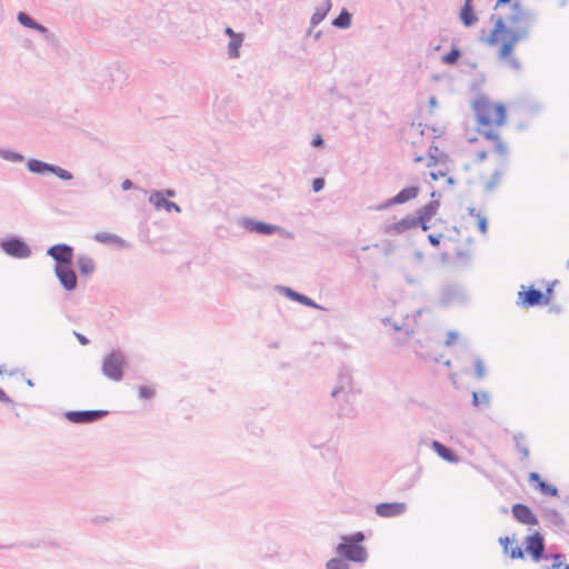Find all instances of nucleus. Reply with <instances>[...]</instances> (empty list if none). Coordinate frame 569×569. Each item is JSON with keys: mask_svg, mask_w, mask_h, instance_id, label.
<instances>
[{"mask_svg": "<svg viewBox=\"0 0 569 569\" xmlns=\"http://www.w3.org/2000/svg\"><path fill=\"white\" fill-rule=\"evenodd\" d=\"M490 21L493 22V28L487 43L495 46L500 42L498 58L506 61L513 70H520L521 63L512 56V51L518 42L529 38L530 29L537 21L536 13L523 8L520 0H515L510 14L492 13Z\"/></svg>", "mask_w": 569, "mask_h": 569, "instance_id": "f257e3e1", "label": "nucleus"}, {"mask_svg": "<svg viewBox=\"0 0 569 569\" xmlns=\"http://www.w3.org/2000/svg\"><path fill=\"white\" fill-rule=\"evenodd\" d=\"M477 122L479 126L489 127L492 122L502 126L507 111L502 103L492 104L486 97H479L473 103Z\"/></svg>", "mask_w": 569, "mask_h": 569, "instance_id": "f03ea898", "label": "nucleus"}, {"mask_svg": "<svg viewBox=\"0 0 569 569\" xmlns=\"http://www.w3.org/2000/svg\"><path fill=\"white\" fill-rule=\"evenodd\" d=\"M365 540V535L362 531L353 532L349 536L342 537V542H340L336 552L347 561L363 563L368 559V551L361 545Z\"/></svg>", "mask_w": 569, "mask_h": 569, "instance_id": "7ed1b4c3", "label": "nucleus"}, {"mask_svg": "<svg viewBox=\"0 0 569 569\" xmlns=\"http://www.w3.org/2000/svg\"><path fill=\"white\" fill-rule=\"evenodd\" d=\"M124 363L126 358L123 352L120 350H112L102 358L101 372L111 381H121L123 378Z\"/></svg>", "mask_w": 569, "mask_h": 569, "instance_id": "20e7f679", "label": "nucleus"}, {"mask_svg": "<svg viewBox=\"0 0 569 569\" xmlns=\"http://www.w3.org/2000/svg\"><path fill=\"white\" fill-rule=\"evenodd\" d=\"M38 46H41L43 54L50 60L62 57V48L57 36L44 26L38 23Z\"/></svg>", "mask_w": 569, "mask_h": 569, "instance_id": "39448f33", "label": "nucleus"}, {"mask_svg": "<svg viewBox=\"0 0 569 569\" xmlns=\"http://www.w3.org/2000/svg\"><path fill=\"white\" fill-rule=\"evenodd\" d=\"M0 249L14 259H26L32 254L31 247L19 236L0 238Z\"/></svg>", "mask_w": 569, "mask_h": 569, "instance_id": "423d86ee", "label": "nucleus"}, {"mask_svg": "<svg viewBox=\"0 0 569 569\" xmlns=\"http://www.w3.org/2000/svg\"><path fill=\"white\" fill-rule=\"evenodd\" d=\"M546 295L542 291L535 288V286H521L518 292L517 305L521 308H532L546 305Z\"/></svg>", "mask_w": 569, "mask_h": 569, "instance_id": "0eeeda50", "label": "nucleus"}, {"mask_svg": "<svg viewBox=\"0 0 569 569\" xmlns=\"http://www.w3.org/2000/svg\"><path fill=\"white\" fill-rule=\"evenodd\" d=\"M238 224L250 232H257L259 234L270 236L276 232H284L288 238H293L291 232L284 231L281 227L267 223L263 221H257L251 218H241L238 220Z\"/></svg>", "mask_w": 569, "mask_h": 569, "instance_id": "6e6552de", "label": "nucleus"}, {"mask_svg": "<svg viewBox=\"0 0 569 569\" xmlns=\"http://www.w3.org/2000/svg\"><path fill=\"white\" fill-rule=\"evenodd\" d=\"M525 551L535 562L546 557L545 537L539 531H533L525 538Z\"/></svg>", "mask_w": 569, "mask_h": 569, "instance_id": "1a4fd4ad", "label": "nucleus"}, {"mask_svg": "<svg viewBox=\"0 0 569 569\" xmlns=\"http://www.w3.org/2000/svg\"><path fill=\"white\" fill-rule=\"evenodd\" d=\"M107 415V410H69L63 413L68 421L78 425L98 421Z\"/></svg>", "mask_w": 569, "mask_h": 569, "instance_id": "9d476101", "label": "nucleus"}, {"mask_svg": "<svg viewBox=\"0 0 569 569\" xmlns=\"http://www.w3.org/2000/svg\"><path fill=\"white\" fill-rule=\"evenodd\" d=\"M47 254L54 261V268L73 263V248L67 243H57L51 246Z\"/></svg>", "mask_w": 569, "mask_h": 569, "instance_id": "9b49d317", "label": "nucleus"}, {"mask_svg": "<svg viewBox=\"0 0 569 569\" xmlns=\"http://www.w3.org/2000/svg\"><path fill=\"white\" fill-rule=\"evenodd\" d=\"M419 194L418 186H410L401 189L395 197L388 199L387 201L378 204L376 210H385L392 206L402 204L407 201H410L417 198Z\"/></svg>", "mask_w": 569, "mask_h": 569, "instance_id": "f8f14e48", "label": "nucleus"}, {"mask_svg": "<svg viewBox=\"0 0 569 569\" xmlns=\"http://www.w3.org/2000/svg\"><path fill=\"white\" fill-rule=\"evenodd\" d=\"M53 270L60 286L66 291L71 292L77 289L78 278L76 271L72 269V264L61 266Z\"/></svg>", "mask_w": 569, "mask_h": 569, "instance_id": "ddd939ff", "label": "nucleus"}, {"mask_svg": "<svg viewBox=\"0 0 569 569\" xmlns=\"http://www.w3.org/2000/svg\"><path fill=\"white\" fill-rule=\"evenodd\" d=\"M513 518L521 525L536 526L539 523L537 516L525 503L517 502L511 507Z\"/></svg>", "mask_w": 569, "mask_h": 569, "instance_id": "4468645a", "label": "nucleus"}, {"mask_svg": "<svg viewBox=\"0 0 569 569\" xmlns=\"http://www.w3.org/2000/svg\"><path fill=\"white\" fill-rule=\"evenodd\" d=\"M407 511L405 502H381L376 506V513L381 518L402 516Z\"/></svg>", "mask_w": 569, "mask_h": 569, "instance_id": "2eb2a0df", "label": "nucleus"}, {"mask_svg": "<svg viewBox=\"0 0 569 569\" xmlns=\"http://www.w3.org/2000/svg\"><path fill=\"white\" fill-rule=\"evenodd\" d=\"M351 390H352L351 372L348 368L342 367L339 370L338 383L335 387V389L332 390L331 396L333 398L338 397L339 395L348 396V395H351Z\"/></svg>", "mask_w": 569, "mask_h": 569, "instance_id": "dca6fc26", "label": "nucleus"}, {"mask_svg": "<svg viewBox=\"0 0 569 569\" xmlns=\"http://www.w3.org/2000/svg\"><path fill=\"white\" fill-rule=\"evenodd\" d=\"M415 227H417V219L409 214L397 222L385 226L383 232L387 234H401Z\"/></svg>", "mask_w": 569, "mask_h": 569, "instance_id": "f3484780", "label": "nucleus"}, {"mask_svg": "<svg viewBox=\"0 0 569 569\" xmlns=\"http://www.w3.org/2000/svg\"><path fill=\"white\" fill-rule=\"evenodd\" d=\"M47 173H52L57 176L59 179L68 181L73 178L72 173L57 164L48 163L41 160H38V174L43 176Z\"/></svg>", "mask_w": 569, "mask_h": 569, "instance_id": "a211bd4d", "label": "nucleus"}, {"mask_svg": "<svg viewBox=\"0 0 569 569\" xmlns=\"http://www.w3.org/2000/svg\"><path fill=\"white\" fill-rule=\"evenodd\" d=\"M149 202L158 210L164 209L167 212H181L180 206L173 201L167 200L162 191H153L149 197Z\"/></svg>", "mask_w": 569, "mask_h": 569, "instance_id": "6ab92c4d", "label": "nucleus"}, {"mask_svg": "<svg viewBox=\"0 0 569 569\" xmlns=\"http://www.w3.org/2000/svg\"><path fill=\"white\" fill-rule=\"evenodd\" d=\"M542 518L550 526L556 527L560 530H566L567 520L557 509L545 507L541 509Z\"/></svg>", "mask_w": 569, "mask_h": 569, "instance_id": "aec40b11", "label": "nucleus"}, {"mask_svg": "<svg viewBox=\"0 0 569 569\" xmlns=\"http://www.w3.org/2000/svg\"><path fill=\"white\" fill-rule=\"evenodd\" d=\"M278 291L284 295L288 299L299 302L306 307H310L313 309H320L321 307L317 305L311 298L302 295L300 292L295 291L293 289L284 286H279Z\"/></svg>", "mask_w": 569, "mask_h": 569, "instance_id": "412c9836", "label": "nucleus"}, {"mask_svg": "<svg viewBox=\"0 0 569 569\" xmlns=\"http://www.w3.org/2000/svg\"><path fill=\"white\" fill-rule=\"evenodd\" d=\"M431 448L441 459L447 462L457 463L460 461V457L451 448L438 440H433L431 442Z\"/></svg>", "mask_w": 569, "mask_h": 569, "instance_id": "4be33fe9", "label": "nucleus"}, {"mask_svg": "<svg viewBox=\"0 0 569 569\" xmlns=\"http://www.w3.org/2000/svg\"><path fill=\"white\" fill-rule=\"evenodd\" d=\"M440 208L439 199L430 200L427 204L417 210V222L430 221L431 218L438 212Z\"/></svg>", "mask_w": 569, "mask_h": 569, "instance_id": "5701e85b", "label": "nucleus"}, {"mask_svg": "<svg viewBox=\"0 0 569 569\" xmlns=\"http://www.w3.org/2000/svg\"><path fill=\"white\" fill-rule=\"evenodd\" d=\"M76 262L81 276L88 277L96 270V263L93 259L88 254H78Z\"/></svg>", "mask_w": 569, "mask_h": 569, "instance_id": "b1692460", "label": "nucleus"}, {"mask_svg": "<svg viewBox=\"0 0 569 569\" xmlns=\"http://www.w3.org/2000/svg\"><path fill=\"white\" fill-rule=\"evenodd\" d=\"M460 20L467 28L472 27L477 21L478 17L475 13L473 6L470 2H465L460 10Z\"/></svg>", "mask_w": 569, "mask_h": 569, "instance_id": "393cba45", "label": "nucleus"}, {"mask_svg": "<svg viewBox=\"0 0 569 569\" xmlns=\"http://www.w3.org/2000/svg\"><path fill=\"white\" fill-rule=\"evenodd\" d=\"M331 9V0H323L320 7L316 8L315 12L310 18L311 27H316L321 23L327 17L328 12Z\"/></svg>", "mask_w": 569, "mask_h": 569, "instance_id": "a878e982", "label": "nucleus"}, {"mask_svg": "<svg viewBox=\"0 0 569 569\" xmlns=\"http://www.w3.org/2000/svg\"><path fill=\"white\" fill-rule=\"evenodd\" d=\"M516 450L520 453V460L526 461L529 458V447L526 441V435L521 431L517 432L512 437Z\"/></svg>", "mask_w": 569, "mask_h": 569, "instance_id": "bb28decb", "label": "nucleus"}, {"mask_svg": "<svg viewBox=\"0 0 569 569\" xmlns=\"http://www.w3.org/2000/svg\"><path fill=\"white\" fill-rule=\"evenodd\" d=\"M461 290L455 286H447L441 292L440 302L442 306H449L461 296Z\"/></svg>", "mask_w": 569, "mask_h": 569, "instance_id": "cd10ccee", "label": "nucleus"}, {"mask_svg": "<svg viewBox=\"0 0 569 569\" xmlns=\"http://www.w3.org/2000/svg\"><path fill=\"white\" fill-rule=\"evenodd\" d=\"M346 400L345 403L339 406V409L337 411L338 417L340 418H355L357 416L356 407L353 406L352 401L350 400L351 395L345 396Z\"/></svg>", "mask_w": 569, "mask_h": 569, "instance_id": "c85d7f7f", "label": "nucleus"}, {"mask_svg": "<svg viewBox=\"0 0 569 569\" xmlns=\"http://www.w3.org/2000/svg\"><path fill=\"white\" fill-rule=\"evenodd\" d=\"M352 16L347 9H342L338 17L332 20V26L339 29H347L351 26Z\"/></svg>", "mask_w": 569, "mask_h": 569, "instance_id": "c756f323", "label": "nucleus"}, {"mask_svg": "<svg viewBox=\"0 0 569 569\" xmlns=\"http://www.w3.org/2000/svg\"><path fill=\"white\" fill-rule=\"evenodd\" d=\"M243 42V36H237V37H233V39H231L229 41V44H228V57L230 59H236L239 57V49L241 47Z\"/></svg>", "mask_w": 569, "mask_h": 569, "instance_id": "7c9ffc66", "label": "nucleus"}, {"mask_svg": "<svg viewBox=\"0 0 569 569\" xmlns=\"http://www.w3.org/2000/svg\"><path fill=\"white\" fill-rule=\"evenodd\" d=\"M481 403L485 405L486 408H489V406H490L489 393L486 391H481V392L473 391L471 405L473 407L478 408Z\"/></svg>", "mask_w": 569, "mask_h": 569, "instance_id": "2f4dec72", "label": "nucleus"}, {"mask_svg": "<svg viewBox=\"0 0 569 569\" xmlns=\"http://www.w3.org/2000/svg\"><path fill=\"white\" fill-rule=\"evenodd\" d=\"M460 57L461 50L453 46L451 50L441 58V61L445 64H456Z\"/></svg>", "mask_w": 569, "mask_h": 569, "instance_id": "473e14b6", "label": "nucleus"}, {"mask_svg": "<svg viewBox=\"0 0 569 569\" xmlns=\"http://www.w3.org/2000/svg\"><path fill=\"white\" fill-rule=\"evenodd\" d=\"M17 19L21 26L31 30H36V19L27 12L19 11Z\"/></svg>", "mask_w": 569, "mask_h": 569, "instance_id": "72a5a7b5", "label": "nucleus"}, {"mask_svg": "<svg viewBox=\"0 0 569 569\" xmlns=\"http://www.w3.org/2000/svg\"><path fill=\"white\" fill-rule=\"evenodd\" d=\"M536 488L545 496L549 497H557L559 491L558 488L549 482L541 481L539 482V486H536Z\"/></svg>", "mask_w": 569, "mask_h": 569, "instance_id": "f704fd0d", "label": "nucleus"}, {"mask_svg": "<svg viewBox=\"0 0 569 569\" xmlns=\"http://www.w3.org/2000/svg\"><path fill=\"white\" fill-rule=\"evenodd\" d=\"M0 157L11 162H22L24 160V156L21 154L20 152L7 149H0Z\"/></svg>", "mask_w": 569, "mask_h": 569, "instance_id": "c9c22d12", "label": "nucleus"}, {"mask_svg": "<svg viewBox=\"0 0 569 569\" xmlns=\"http://www.w3.org/2000/svg\"><path fill=\"white\" fill-rule=\"evenodd\" d=\"M93 239L98 242H101V243H110V242H116V243H119V242H122V239L116 234H111V233H106V232H97L94 236H93Z\"/></svg>", "mask_w": 569, "mask_h": 569, "instance_id": "e433bc0d", "label": "nucleus"}, {"mask_svg": "<svg viewBox=\"0 0 569 569\" xmlns=\"http://www.w3.org/2000/svg\"><path fill=\"white\" fill-rule=\"evenodd\" d=\"M343 558H331L327 561L326 568L327 569H349L348 563L346 562Z\"/></svg>", "mask_w": 569, "mask_h": 569, "instance_id": "4c0bfd02", "label": "nucleus"}, {"mask_svg": "<svg viewBox=\"0 0 569 569\" xmlns=\"http://www.w3.org/2000/svg\"><path fill=\"white\" fill-rule=\"evenodd\" d=\"M500 179H501V172L500 170H495L490 180L486 183L485 186V190L487 192H491L495 190V188L497 187V184L500 182Z\"/></svg>", "mask_w": 569, "mask_h": 569, "instance_id": "58836bf2", "label": "nucleus"}, {"mask_svg": "<svg viewBox=\"0 0 569 569\" xmlns=\"http://www.w3.org/2000/svg\"><path fill=\"white\" fill-rule=\"evenodd\" d=\"M473 365L477 379H482L485 377V363L480 356H475Z\"/></svg>", "mask_w": 569, "mask_h": 569, "instance_id": "ea45409f", "label": "nucleus"}, {"mask_svg": "<svg viewBox=\"0 0 569 569\" xmlns=\"http://www.w3.org/2000/svg\"><path fill=\"white\" fill-rule=\"evenodd\" d=\"M427 158H428L427 167H433V166H436L440 161L448 160L449 156L447 153H440V157H438L437 154H432L431 152H427Z\"/></svg>", "mask_w": 569, "mask_h": 569, "instance_id": "a19ab883", "label": "nucleus"}, {"mask_svg": "<svg viewBox=\"0 0 569 569\" xmlns=\"http://www.w3.org/2000/svg\"><path fill=\"white\" fill-rule=\"evenodd\" d=\"M154 390L148 386H140L138 388V396L141 400H150L154 396Z\"/></svg>", "mask_w": 569, "mask_h": 569, "instance_id": "79ce46f5", "label": "nucleus"}, {"mask_svg": "<svg viewBox=\"0 0 569 569\" xmlns=\"http://www.w3.org/2000/svg\"><path fill=\"white\" fill-rule=\"evenodd\" d=\"M548 559H552L553 560L552 563H559V569H560L566 560V556H565V553H561V552L546 553V557L542 558V560H548Z\"/></svg>", "mask_w": 569, "mask_h": 569, "instance_id": "37998d69", "label": "nucleus"}, {"mask_svg": "<svg viewBox=\"0 0 569 569\" xmlns=\"http://www.w3.org/2000/svg\"><path fill=\"white\" fill-rule=\"evenodd\" d=\"M509 552V557L511 559H522L523 558V550L520 546L516 545L515 547H511Z\"/></svg>", "mask_w": 569, "mask_h": 569, "instance_id": "c03bdc74", "label": "nucleus"}, {"mask_svg": "<svg viewBox=\"0 0 569 569\" xmlns=\"http://www.w3.org/2000/svg\"><path fill=\"white\" fill-rule=\"evenodd\" d=\"M478 218V229L481 233H486L488 230V221L485 216L477 214Z\"/></svg>", "mask_w": 569, "mask_h": 569, "instance_id": "a18cd8bd", "label": "nucleus"}, {"mask_svg": "<svg viewBox=\"0 0 569 569\" xmlns=\"http://www.w3.org/2000/svg\"><path fill=\"white\" fill-rule=\"evenodd\" d=\"M483 137L487 139V140H491L493 142L498 141L500 139L499 134L497 132H495L493 130L489 129V130H485V131H480Z\"/></svg>", "mask_w": 569, "mask_h": 569, "instance_id": "49530a36", "label": "nucleus"}, {"mask_svg": "<svg viewBox=\"0 0 569 569\" xmlns=\"http://www.w3.org/2000/svg\"><path fill=\"white\" fill-rule=\"evenodd\" d=\"M325 187V179L323 178H315L312 181V190L313 192H319Z\"/></svg>", "mask_w": 569, "mask_h": 569, "instance_id": "de8ad7c7", "label": "nucleus"}, {"mask_svg": "<svg viewBox=\"0 0 569 569\" xmlns=\"http://www.w3.org/2000/svg\"><path fill=\"white\" fill-rule=\"evenodd\" d=\"M528 481L536 487V486H539V482L545 481V480L541 479V477L538 472L532 471L529 473Z\"/></svg>", "mask_w": 569, "mask_h": 569, "instance_id": "09e8293b", "label": "nucleus"}, {"mask_svg": "<svg viewBox=\"0 0 569 569\" xmlns=\"http://www.w3.org/2000/svg\"><path fill=\"white\" fill-rule=\"evenodd\" d=\"M495 149L502 156H506L508 152V148L501 139L495 142Z\"/></svg>", "mask_w": 569, "mask_h": 569, "instance_id": "8fccbe9b", "label": "nucleus"}, {"mask_svg": "<svg viewBox=\"0 0 569 569\" xmlns=\"http://www.w3.org/2000/svg\"><path fill=\"white\" fill-rule=\"evenodd\" d=\"M0 402L4 405L16 406V402L6 393V391L0 387Z\"/></svg>", "mask_w": 569, "mask_h": 569, "instance_id": "3c124183", "label": "nucleus"}, {"mask_svg": "<svg viewBox=\"0 0 569 569\" xmlns=\"http://www.w3.org/2000/svg\"><path fill=\"white\" fill-rule=\"evenodd\" d=\"M441 238H442V233H438V234L430 233L428 236V240L432 247H439Z\"/></svg>", "mask_w": 569, "mask_h": 569, "instance_id": "603ef678", "label": "nucleus"}, {"mask_svg": "<svg viewBox=\"0 0 569 569\" xmlns=\"http://www.w3.org/2000/svg\"><path fill=\"white\" fill-rule=\"evenodd\" d=\"M447 172L448 170L447 169H439L437 171H431L429 174H430V178L433 180V181H437L438 179L447 176Z\"/></svg>", "mask_w": 569, "mask_h": 569, "instance_id": "864d4df0", "label": "nucleus"}, {"mask_svg": "<svg viewBox=\"0 0 569 569\" xmlns=\"http://www.w3.org/2000/svg\"><path fill=\"white\" fill-rule=\"evenodd\" d=\"M515 1L512 0H497L496 1V6H495V10H498L499 8H502L505 6H510V12L508 14H510L512 12V4H513Z\"/></svg>", "mask_w": 569, "mask_h": 569, "instance_id": "5fc2aeb1", "label": "nucleus"}, {"mask_svg": "<svg viewBox=\"0 0 569 569\" xmlns=\"http://www.w3.org/2000/svg\"><path fill=\"white\" fill-rule=\"evenodd\" d=\"M73 335L81 346H87L90 343V340L84 335H82L78 331H73Z\"/></svg>", "mask_w": 569, "mask_h": 569, "instance_id": "6e6d98bb", "label": "nucleus"}, {"mask_svg": "<svg viewBox=\"0 0 569 569\" xmlns=\"http://www.w3.org/2000/svg\"><path fill=\"white\" fill-rule=\"evenodd\" d=\"M458 338V332L457 331H449L447 333V339L445 341V345L446 346H450L453 343V341Z\"/></svg>", "mask_w": 569, "mask_h": 569, "instance_id": "4d7b16f0", "label": "nucleus"}, {"mask_svg": "<svg viewBox=\"0 0 569 569\" xmlns=\"http://www.w3.org/2000/svg\"><path fill=\"white\" fill-rule=\"evenodd\" d=\"M323 144L325 140L320 134H317L311 141V146L316 148L322 147Z\"/></svg>", "mask_w": 569, "mask_h": 569, "instance_id": "13d9d810", "label": "nucleus"}, {"mask_svg": "<svg viewBox=\"0 0 569 569\" xmlns=\"http://www.w3.org/2000/svg\"><path fill=\"white\" fill-rule=\"evenodd\" d=\"M499 543L502 546L503 551L508 552V546L511 543V540H510V538L508 536L500 537L499 538Z\"/></svg>", "mask_w": 569, "mask_h": 569, "instance_id": "bf43d9fd", "label": "nucleus"}, {"mask_svg": "<svg viewBox=\"0 0 569 569\" xmlns=\"http://www.w3.org/2000/svg\"><path fill=\"white\" fill-rule=\"evenodd\" d=\"M27 169L31 173H36V158H29L27 161Z\"/></svg>", "mask_w": 569, "mask_h": 569, "instance_id": "052dcab7", "label": "nucleus"}, {"mask_svg": "<svg viewBox=\"0 0 569 569\" xmlns=\"http://www.w3.org/2000/svg\"><path fill=\"white\" fill-rule=\"evenodd\" d=\"M555 283H556V281H553L550 286H548V287H547V289H546V291H545V292H542V295H546V296H547V298H546V305H548V303H549V300H550V298H551V296H552V292H553L552 287H553V284H555Z\"/></svg>", "mask_w": 569, "mask_h": 569, "instance_id": "680f3d73", "label": "nucleus"}, {"mask_svg": "<svg viewBox=\"0 0 569 569\" xmlns=\"http://www.w3.org/2000/svg\"><path fill=\"white\" fill-rule=\"evenodd\" d=\"M133 187V183L130 179H124L121 183V188L123 191L130 190Z\"/></svg>", "mask_w": 569, "mask_h": 569, "instance_id": "e2e57ef3", "label": "nucleus"}, {"mask_svg": "<svg viewBox=\"0 0 569 569\" xmlns=\"http://www.w3.org/2000/svg\"><path fill=\"white\" fill-rule=\"evenodd\" d=\"M224 33H226L227 36H229L231 39H233V37H237V36H243L242 33H237V32H234V31H233V29H232V28H230V27H227V28H226Z\"/></svg>", "mask_w": 569, "mask_h": 569, "instance_id": "0e129e2a", "label": "nucleus"}, {"mask_svg": "<svg viewBox=\"0 0 569 569\" xmlns=\"http://www.w3.org/2000/svg\"><path fill=\"white\" fill-rule=\"evenodd\" d=\"M488 152L486 150H481L477 153L478 161L482 162L487 159Z\"/></svg>", "mask_w": 569, "mask_h": 569, "instance_id": "69168bd1", "label": "nucleus"}, {"mask_svg": "<svg viewBox=\"0 0 569 569\" xmlns=\"http://www.w3.org/2000/svg\"><path fill=\"white\" fill-rule=\"evenodd\" d=\"M428 152H431L432 154H437L438 157H440V153H442L436 144H431L428 149Z\"/></svg>", "mask_w": 569, "mask_h": 569, "instance_id": "338daca9", "label": "nucleus"}, {"mask_svg": "<svg viewBox=\"0 0 569 569\" xmlns=\"http://www.w3.org/2000/svg\"><path fill=\"white\" fill-rule=\"evenodd\" d=\"M456 254L458 258L469 260V254L463 250H457Z\"/></svg>", "mask_w": 569, "mask_h": 569, "instance_id": "774afa93", "label": "nucleus"}]
</instances>
